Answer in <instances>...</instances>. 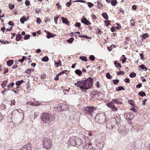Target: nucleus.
Segmentation results:
<instances>
[{
    "mask_svg": "<svg viewBox=\"0 0 150 150\" xmlns=\"http://www.w3.org/2000/svg\"><path fill=\"white\" fill-rule=\"evenodd\" d=\"M74 84L75 86L80 88L82 91L84 92L92 87L93 79L92 78L89 77L85 80L78 81Z\"/></svg>",
    "mask_w": 150,
    "mask_h": 150,
    "instance_id": "obj_1",
    "label": "nucleus"
},
{
    "mask_svg": "<svg viewBox=\"0 0 150 150\" xmlns=\"http://www.w3.org/2000/svg\"><path fill=\"white\" fill-rule=\"evenodd\" d=\"M41 120L44 123L52 122L54 119L52 115L47 113H42L40 116Z\"/></svg>",
    "mask_w": 150,
    "mask_h": 150,
    "instance_id": "obj_2",
    "label": "nucleus"
},
{
    "mask_svg": "<svg viewBox=\"0 0 150 150\" xmlns=\"http://www.w3.org/2000/svg\"><path fill=\"white\" fill-rule=\"evenodd\" d=\"M96 121L100 124L104 123L107 120V118L103 113H98L95 117Z\"/></svg>",
    "mask_w": 150,
    "mask_h": 150,
    "instance_id": "obj_3",
    "label": "nucleus"
},
{
    "mask_svg": "<svg viewBox=\"0 0 150 150\" xmlns=\"http://www.w3.org/2000/svg\"><path fill=\"white\" fill-rule=\"evenodd\" d=\"M42 144L44 148L48 149L52 145L51 140L48 137H44L42 139Z\"/></svg>",
    "mask_w": 150,
    "mask_h": 150,
    "instance_id": "obj_4",
    "label": "nucleus"
},
{
    "mask_svg": "<svg viewBox=\"0 0 150 150\" xmlns=\"http://www.w3.org/2000/svg\"><path fill=\"white\" fill-rule=\"evenodd\" d=\"M96 110V109L93 107H87L83 110L84 113L91 116H92L93 115L94 112Z\"/></svg>",
    "mask_w": 150,
    "mask_h": 150,
    "instance_id": "obj_5",
    "label": "nucleus"
},
{
    "mask_svg": "<svg viewBox=\"0 0 150 150\" xmlns=\"http://www.w3.org/2000/svg\"><path fill=\"white\" fill-rule=\"evenodd\" d=\"M121 119L120 116H115L114 118H111V121L113 122V123L115 126L116 127L117 125L118 126V124H119Z\"/></svg>",
    "mask_w": 150,
    "mask_h": 150,
    "instance_id": "obj_6",
    "label": "nucleus"
},
{
    "mask_svg": "<svg viewBox=\"0 0 150 150\" xmlns=\"http://www.w3.org/2000/svg\"><path fill=\"white\" fill-rule=\"evenodd\" d=\"M80 33L79 32L71 33L69 34L70 36L71 37H77L78 36L79 38H91L88 37L86 35H80Z\"/></svg>",
    "mask_w": 150,
    "mask_h": 150,
    "instance_id": "obj_7",
    "label": "nucleus"
},
{
    "mask_svg": "<svg viewBox=\"0 0 150 150\" xmlns=\"http://www.w3.org/2000/svg\"><path fill=\"white\" fill-rule=\"evenodd\" d=\"M114 124L113 122L111 121V119L107 122L106 127L108 129H111L114 128V127H115V125H114Z\"/></svg>",
    "mask_w": 150,
    "mask_h": 150,
    "instance_id": "obj_8",
    "label": "nucleus"
},
{
    "mask_svg": "<svg viewBox=\"0 0 150 150\" xmlns=\"http://www.w3.org/2000/svg\"><path fill=\"white\" fill-rule=\"evenodd\" d=\"M75 144L74 146L78 147L82 143V141L79 138L75 137Z\"/></svg>",
    "mask_w": 150,
    "mask_h": 150,
    "instance_id": "obj_9",
    "label": "nucleus"
},
{
    "mask_svg": "<svg viewBox=\"0 0 150 150\" xmlns=\"http://www.w3.org/2000/svg\"><path fill=\"white\" fill-rule=\"evenodd\" d=\"M124 116L126 120H131L134 118V115L132 113H127L124 114Z\"/></svg>",
    "mask_w": 150,
    "mask_h": 150,
    "instance_id": "obj_10",
    "label": "nucleus"
},
{
    "mask_svg": "<svg viewBox=\"0 0 150 150\" xmlns=\"http://www.w3.org/2000/svg\"><path fill=\"white\" fill-rule=\"evenodd\" d=\"M21 150H32V146L30 144L28 143L23 146Z\"/></svg>",
    "mask_w": 150,
    "mask_h": 150,
    "instance_id": "obj_11",
    "label": "nucleus"
},
{
    "mask_svg": "<svg viewBox=\"0 0 150 150\" xmlns=\"http://www.w3.org/2000/svg\"><path fill=\"white\" fill-rule=\"evenodd\" d=\"M75 137H71L70 138L68 141V144L69 145H72L74 146V145H75L74 143Z\"/></svg>",
    "mask_w": 150,
    "mask_h": 150,
    "instance_id": "obj_12",
    "label": "nucleus"
},
{
    "mask_svg": "<svg viewBox=\"0 0 150 150\" xmlns=\"http://www.w3.org/2000/svg\"><path fill=\"white\" fill-rule=\"evenodd\" d=\"M119 134L122 136H125L127 134L128 132V131L127 129H119Z\"/></svg>",
    "mask_w": 150,
    "mask_h": 150,
    "instance_id": "obj_13",
    "label": "nucleus"
},
{
    "mask_svg": "<svg viewBox=\"0 0 150 150\" xmlns=\"http://www.w3.org/2000/svg\"><path fill=\"white\" fill-rule=\"evenodd\" d=\"M81 22L87 25H89L91 23V22L87 19L86 18H83L81 19Z\"/></svg>",
    "mask_w": 150,
    "mask_h": 150,
    "instance_id": "obj_14",
    "label": "nucleus"
},
{
    "mask_svg": "<svg viewBox=\"0 0 150 150\" xmlns=\"http://www.w3.org/2000/svg\"><path fill=\"white\" fill-rule=\"evenodd\" d=\"M105 144V142L102 141H100L98 142L97 146L99 147L100 149H101L103 147L104 145Z\"/></svg>",
    "mask_w": 150,
    "mask_h": 150,
    "instance_id": "obj_15",
    "label": "nucleus"
},
{
    "mask_svg": "<svg viewBox=\"0 0 150 150\" xmlns=\"http://www.w3.org/2000/svg\"><path fill=\"white\" fill-rule=\"evenodd\" d=\"M44 31L47 33V38H53L56 36V34H52L46 30H45Z\"/></svg>",
    "mask_w": 150,
    "mask_h": 150,
    "instance_id": "obj_16",
    "label": "nucleus"
},
{
    "mask_svg": "<svg viewBox=\"0 0 150 150\" xmlns=\"http://www.w3.org/2000/svg\"><path fill=\"white\" fill-rule=\"evenodd\" d=\"M92 145V143L90 142L88 143L87 142H85V145L83 146V147L86 149H88L89 147Z\"/></svg>",
    "mask_w": 150,
    "mask_h": 150,
    "instance_id": "obj_17",
    "label": "nucleus"
},
{
    "mask_svg": "<svg viewBox=\"0 0 150 150\" xmlns=\"http://www.w3.org/2000/svg\"><path fill=\"white\" fill-rule=\"evenodd\" d=\"M61 19H62L63 23L67 25H69V22L68 21L67 18L62 17L61 18Z\"/></svg>",
    "mask_w": 150,
    "mask_h": 150,
    "instance_id": "obj_18",
    "label": "nucleus"
},
{
    "mask_svg": "<svg viewBox=\"0 0 150 150\" xmlns=\"http://www.w3.org/2000/svg\"><path fill=\"white\" fill-rule=\"evenodd\" d=\"M115 103L117 104H122V103L121 102V99H113Z\"/></svg>",
    "mask_w": 150,
    "mask_h": 150,
    "instance_id": "obj_19",
    "label": "nucleus"
},
{
    "mask_svg": "<svg viewBox=\"0 0 150 150\" xmlns=\"http://www.w3.org/2000/svg\"><path fill=\"white\" fill-rule=\"evenodd\" d=\"M13 60H8L7 62V65L9 67L11 66L13 64Z\"/></svg>",
    "mask_w": 150,
    "mask_h": 150,
    "instance_id": "obj_20",
    "label": "nucleus"
},
{
    "mask_svg": "<svg viewBox=\"0 0 150 150\" xmlns=\"http://www.w3.org/2000/svg\"><path fill=\"white\" fill-rule=\"evenodd\" d=\"M97 4L98 8L99 9H103V5L99 1L98 2Z\"/></svg>",
    "mask_w": 150,
    "mask_h": 150,
    "instance_id": "obj_21",
    "label": "nucleus"
},
{
    "mask_svg": "<svg viewBox=\"0 0 150 150\" xmlns=\"http://www.w3.org/2000/svg\"><path fill=\"white\" fill-rule=\"evenodd\" d=\"M115 102H114V99H113L111 102L109 104H108L107 105L108 107H111L115 105Z\"/></svg>",
    "mask_w": 150,
    "mask_h": 150,
    "instance_id": "obj_22",
    "label": "nucleus"
},
{
    "mask_svg": "<svg viewBox=\"0 0 150 150\" xmlns=\"http://www.w3.org/2000/svg\"><path fill=\"white\" fill-rule=\"evenodd\" d=\"M75 73L78 75L79 76H80L82 74V72L79 69H76L75 71Z\"/></svg>",
    "mask_w": 150,
    "mask_h": 150,
    "instance_id": "obj_23",
    "label": "nucleus"
},
{
    "mask_svg": "<svg viewBox=\"0 0 150 150\" xmlns=\"http://www.w3.org/2000/svg\"><path fill=\"white\" fill-rule=\"evenodd\" d=\"M102 16L105 19L107 20L108 18V16L106 13H103L102 15Z\"/></svg>",
    "mask_w": 150,
    "mask_h": 150,
    "instance_id": "obj_24",
    "label": "nucleus"
},
{
    "mask_svg": "<svg viewBox=\"0 0 150 150\" xmlns=\"http://www.w3.org/2000/svg\"><path fill=\"white\" fill-rule=\"evenodd\" d=\"M27 21V19H26L25 17H23L21 18L20 19V21L21 23L22 24H23L25 21Z\"/></svg>",
    "mask_w": 150,
    "mask_h": 150,
    "instance_id": "obj_25",
    "label": "nucleus"
},
{
    "mask_svg": "<svg viewBox=\"0 0 150 150\" xmlns=\"http://www.w3.org/2000/svg\"><path fill=\"white\" fill-rule=\"evenodd\" d=\"M139 67L142 69H143L144 70H145V71H146L148 69L147 68L145 67L144 64H142L140 65Z\"/></svg>",
    "mask_w": 150,
    "mask_h": 150,
    "instance_id": "obj_26",
    "label": "nucleus"
},
{
    "mask_svg": "<svg viewBox=\"0 0 150 150\" xmlns=\"http://www.w3.org/2000/svg\"><path fill=\"white\" fill-rule=\"evenodd\" d=\"M114 64L115 67H121L122 66L119 63H118L117 61H116L114 62Z\"/></svg>",
    "mask_w": 150,
    "mask_h": 150,
    "instance_id": "obj_27",
    "label": "nucleus"
},
{
    "mask_svg": "<svg viewBox=\"0 0 150 150\" xmlns=\"http://www.w3.org/2000/svg\"><path fill=\"white\" fill-rule=\"evenodd\" d=\"M111 4L112 6H114L117 4V1L115 0H112L111 1Z\"/></svg>",
    "mask_w": 150,
    "mask_h": 150,
    "instance_id": "obj_28",
    "label": "nucleus"
},
{
    "mask_svg": "<svg viewBox=\"0 0 150 150\" xmlns=\"http://www.w3.org/2000/svg\"><path fill=\"white\" fill-rule=\"evenodd\" d=\"M116 90L118 91H119L122 90H125V89L123 86H119L117 87H116Z\"/></svg>",
    "mask_w": 150,
    "mask_h": 150,
    "instance_id": "obj_29",
    "label": "nucleus"
},
{
    "mask_svg": "<svg viewBox=\"0 0 150 150\" xmlns=\"http://www.w3.org/2000/svg\"><path fill=\"white\" fill-rule=\"evenodd\" d=\"M23 81H24L23 80L18 81L16 82V84L17 86H19L23 83Z\"/></svg>",
    "mask_w": 150,
    "mask_h": 150,
    "instance_id": "obj_30",
    "label": "nucleus"
},
{
    "mask_svg": "<svg viewBox=\"0 0 150 150\" xmlns=\"http://www.w3.org/2000/svg\"><path fill=\"white\" fill-rule=\"evenodd\" d=\"M7 81H4L1 84V86H3V88H5V87L7 85Z\"/></svg>",
    "mask_w": 150,
    "mask_h": 150,
    "instance_id": "obj_31",
    "label": "nucleus"
},
{
    "mask_svg": "<svg viewBox=\"0 0 150 150\" xmlns=\"http://www.w3.org/2000/svg\"><path fill=\"white\" fill-rule=\"evenodd\" d=\"M42 61L44 62H47L49 60V58L48 57L45 56L42 59Z\"/></svg>",
    "mask_w": 150,
    "mask_h": 150,
    "instance_id": "obj_32",
    "label": "nucleus"
},
{
    "mask_svg": "<svg viewBox=\"0 0 150 150\" xmlns=\"http://www.w3.org/2000/svg\"><path fill=\"white\" fill-rule=\"evenodd\" d=\"M80 59L83 61H87V57L85 56H81L80 57Z\"/></svg>",
    "mask_w": 150,
    "mask_h": 150,
    "instance_id": "obj_33",
    "label": "nucleus"
},
{
    "mask_svg": "<svg viewBox=\"0 0 150 150\" xmlns=\"http://www.w3.org/2000/svg\"><path fill=\"white\" fill-rule=\"evenodd\" d=\"M138 95L140 96H141L142 97H143L144 96H146V94L145 93L144 91H140L138 93Z\"/></svg>",
    "mask_w": 150,
    "mask_h": 150,
    "instance_id": "obj_34",
    "label": "nucleus"
},
{
    "mask_svg": "<svg viewBox=\"0 0 150 150\" xmlns=\"http://www.w3.org/2000/svg\"><path fill=\"white\" fill-rule=\"evenodd\" d=\"M128 103L129 104L134 106V101L133 100H130L128 101Z\"/></svg>",
    "mask_w": 150,
    "mask_h": 150,
    "instance_id": "obj_35",
    "label": "nucleus"
},
{
    "mask_svg": "<svg viewBox=\"0 0 150 150\" xmlns=\"http://www.w3.org/2000/svg\"><path fill=\"white\" fill-rule=\"evenodd\" d=\"M122 56L123 57V58L122 59V63H125L126 61L127 58L125 57L124 55H122Z\"/></svg>",
    "mask_w": 150,
    "mask_h": 150,
    "instance_id": "obj_36",
    "label": "nucleus"
},
{
    "mask_svg": "<svg viewBox=\"0 0 150 150\" xmlns=\"http://www.w3.org/2000/svg\"><path fill=\"white\" fill-rule=\"evenodd\" d=\"M129 76L131 78L135 77L136 76V74L134 72H132L129 74Z\"/></svg>",
    "mask_w": 150,
    "mask_h": 150,
    "instance_id": "obj_37",
    "label": "nucleus"
},
{
    "mask_svg": "<svg viewBox=\"0 0 150 150\" xmlns=\"http://www.w3.org/2000/svg\"><path fill=\"white\" fill-rule=\"evenodd\" d=\"M110 108H111L112 110L113 111H117V107H115V105Z\"/></svg>",
    "mask_w": 150,
    "mask_h": 150,
    "instance_id": "obj_38",
    "label": "nucleus"
},
{
    "mask_svg": "<svg viewBox=\"0 0 150 150\" xmlns=\"http://www.w3.org/2000/svg\"><path fill=\"white\" fill-rule=\"evenodd\" d=\"M106 78L108 79H111L112 78V76L109 73H106Z\"/></svg>",
    "mask_w": 150,
    "mask_h": 150,
    "instance_id": "obj_39",
    "label": "nucleus"
},
{
    "mask_svg": "<svg viewBox=\"0 0 150 150\" xmlns=\"http://www.w3.org/2000/svg\"><path fill=\"white\" fill-rule=\"evenodd\" d=\"M89 59L91 61H93L95 60V58L93 55H91L89 57Z\"/></svg>",
    "mask_w": 150,
    "mask_h": 150,
    "instance_id": "obj_40",
    "label": "nucleus"
},
{
    "mask_svg": "<svg viewBox=\"0 0 150 150\" xmlns=\"http://www.w3.org/2000/svg\"><path fill=\"white\" fill-rule=\"evenodd\" d=\"M32 71H33V69H27L25 71V73H27L28 74H30Z\"/></svg>",
    "mask_w": 150,
    "mask_h": 150,
    "instance_id": "obj_41",
    "label": "nucleus"
},
{
    "mask_svg": "<svg viewBox=\"0 0 150 150\" xmlns=\"http://www.w3.org/2000/svg\"><path fill=\"white\" fill-rule=\"evenodd\" d=\"M74 38H70L67 40V42L69 43H71L74 40Z\"/></svg>",
    "mask_w": 150,
    "mask_h": 150,
    "instance_id": "obj_42",
    "label": "nucleus"
},
{
    "mask_svg": "<svg viewBox=\"0 0 150 150\" xmlns=\"http://www.w3.org/2000/svg\"><path fill=\"white\" fill-rule=\"evenodd\" d=\"M113 46L114 47H115V46L114 45H112L110 47H108L107 48L108 50L109 51H110L112 50V47Z\"/></svg>",
    "mask_w": 150,
    "mask_h": 150,
    "instance_id": "obj_43",
    "label": "nucleus"
},
{
    "mask_svg": "<svg viewBox=\"0 0 150 150\" xmlns=\"http://www.w3.org/2000/svg\"><path fill=\"white\" fill-rule=\"evenodd\" d=\"M14 85V83H12L9 84L7 86V87L9 89L10 88L12 87Z\"/></svg>",
    "mask_w": 150,
    "mask_h": 150,
    "instance_id": "obj_44",
    "label": "nucleus"
},
{
    "mask_svg": "<svg viewBox=\"0 0 150 150\" xmlns=\"http://www.w3.org/2000/svg\"><path fill=\"white\" fill-rule=\"evenodd\" d=\"M87 4L88 5V6L90 8H91V7H93L94 6V5L92 3L90 2H87Z\"/></svg>",
    "mask_w": 150,
    "mask_h": 150,
    "instance_id": "obj_45",
    "label": "nucleus"
},
{
    "mask_svg": "<svg viewBox=\"0 0 150 150\" xmlns=\"http://www.w3.org/2000/svg\"><path fill=\"white\" fill-rule=\"evenodd\" d=\"M125 72L123 71H120L119 72H117V75H123L124 74Z\"/></svg>",
    "mask_w": 150,
    "mask_h": 150,
    "instance_id": "obj_46",
    "label": "nucleus"
},
{
    "mask_svg": "<svg viewBox=\"0 0 150 150\" xmlns=\"http://www.w3.org/2000/svg\"><path fill=\"white\" fill-rule=\"evenodd\" d=\"M142 85L141 83H139L136 85V88H139L141 87Z\"/></svg>",
    "mask_w": 150,
    "mask_h": 150,
    "instance_id": "obj_47",
    "label": "nucleus"
},
{
    "mask_svg": "<svg viewBox=\"0 0 150 150\" xmlns=\"http://www.w3.org/2000/svg\"><path fill=\"white\" fill-rule=\"evenodd\" d=\"M14 7V5H12L11 4H9V8L12 10L13 8Z\"/></svg>",
    "mask_w": 150,
    "mask_h": 150,
    "instance_id": "obj_48",
    "label": "nucleus"
},
{
    "mask_svg": "<svg viewBox=\"0 0 150 150\" xmlns=\"http://www.w3.org/2000/svg\"><path fill=\"white\" fill-rule=\"evenodd\" d=\"M113 83L115 84H116L119 82V80L118 79H115L113 81Z\"/></svg>",
    "mask_w": 150,
    "mask_h": 150,
    "instance_id": "obj_49",
    "label": "nucleus"
},
{
    "mask_svg": "<svg viewBox=\"0 0 150 150\" xmlns=\"http://www.w3.org/2000/svg\"><path fill=\"white\" fill-rule=\"evenodd\" d=\"M58 18H59V16H58V15H57V16L55 17H54V22L56 24H57V20H58Z\"/></svg>",
    "mask_w": 150,
    "mask_h": 150,
    "instance_id": "obj_50",
    "label": "nucleus"
},
{
    "mask_svg": "<svg viewBox=\"0 0 150 150\" xmlns=\"http://www.w3.org/2000/svg\"><path fill=\"white\" fill-rule=\"evenodd\" d=\"M36 22L37 23L40 24L42 22V20L39 18H38L36 19Z\"/></svg>",
    "mask_w": 150,
    "mask_h": 150,
    "instance_id": "obj_51",
    "label": "nucleus"
},
{
    "mask_svg": "<svg viewBox=\"0 0 150 150\" xmlns=\"http://www.w3.org/2000/svg\"><path fill=\"white\" fill-rule=\"evenodd\" d=\"M81 23H76L75 25L76 27H80L81 26Z\"/></svg>",
    "mask_w": 150,
    "mask_h": 150,
    "instance_id": "obj_52",
    "label": "nucleus"
},
{
    "mask_svg": "<svg viewBox=\"0 0 150 150\" xmlns=\"http://www.w3.org/2000/svg\"><path fill=\"white\" fill-rule=\"evenodd\" d=\"M74 2H81L83 3H86V1H84L83 0H77L76 1H75Z\"/></svg>",
    "mask_w": 150,
    "mask_h": 150,
    "instance_id": "obj_53",
    "label": "nucleus"
},
{
    "mask_svg": "<svg viewBox=\"0 0 150 150\" xmlns=\"http://www.w3.org/2000/svg\"><path fill=\"white\" fill-rule=\"evenodd\" d=\"M35 106H38L40 105H41V103H39L38 102H36L34 103V104H33Z\"/></svg>",
    "mask_w": 150,
    "mask_h": 150,
    "instance_id": "obj_54",
    "label": "nucleus"
},
{
    "mask_svg": "<svg viewBox=\"0 0 150 150\" xmlns=\"http://www.w3.org/2000/svg\"><path fill=\"white\" fill-rule=\"evenodd\" d=\"M56 5L57 6V7L59 9L62 6L60 4V3L59 2L57 3Z\"/></svg>",
    "mask_w": 150,
    "mask_h": 150,
    "instance_id": "obj_55",
    "label": "nucleus"
},
{
    "mask_svg": "<svg viewBox=\"0 0 150 150\" xmlns=\"http://www.w3.org/2000/svg\"><path fill=\"white\" fill-rule=\"evenodd\" d=\"M60 75L59 74L56 75L54 78V80L55 81H57L59 79V76Z\"/></svg>",
    "mask_w": 150,
    "mask_h": 150,
    "instance_id": "obj_56",
    "label": "nucleus"
},
{
    "mask_svg": "<svg viewBox=\"0 0 150 150\" xmlns=\"http://www.w3.org/2000/svg\"><path fill=\"white\" fill-rule=\"evenodd\" d=\"M149 35H148L147 33H145L143 35L142 38H149Z\"/></svg>",
    "mask_w": 150,
    "mask_h": 150,
    "instance_id": "obj_57",
    "label": "nucleus"
},
{
    "mask_svg": "<svg viewBox=\"0 0 150 150\" xmlns=\"http://www.w3.org/2000/svg\"><path fill=\"white\" fill-rule=\"evenodd\" d=\"M105 23L107 26L110 24V21H105Z\"/></svg>",
    "mask_w": 150,
    "mask_h": 150,
    "instance_id": "obj_58",
    "label": "nucleus"
},
{
    "mask_svg": "<svg viewBox=\"0 0 150 150\" xmlns=\"http://www.w3.org/2000/svg\"><path fill=\"white\" fill-rule=\"evenodd\" d=\"M125 81L127 83H129L130 82V80L129 79L126 78L124 79Z\"/></svg>",
    "mask_w": 150,
    "mask_h": 150,
    "instance_id": "obj_59",
    "label": "nucleus"
},
{
    "mask_svg": "<svg viewBox=\"0 0 150 150\" xmlns=\"http://www.w3.org/2000/svg\"><path fill=\"white\" fill-rule=\"evenodd\" d=\"M116 24L117 25V27H116L117 29H119L121 28V25L119 23H117Z\"/></svg>",
    "mask_w": 150,
    "mask_h": 150,
    "instance_id": "obj_60",
    "label": "nucleus"
},
{
    "mask_svg": "<svg viewBox=\"0 0 150 150\" xmlns=\"http://www.w3.org/2000/svg\"><path fill=\"white\" fill-rule=\"evenodd\" d=\"M38 115L39 114L38 112H35L34 114V119H35L36 118H37Z\"/></svg>",
    "mask_w": 150,
    "mask_h": 150,
    "instance_id": "obj_61",
    "label": "nucleus"
},
{
    "mask_svg": "<svg viewBox=\"0 0 150 150\" xmlns=\"http://www.w3.org/2000/svg\"><path fill=\"white\" fill-rule=\"evenodd\" d=\"M25 4L27 6H29L30 4V2L26 0L25 2Z\"/></svg>",
    "mask_w": 150,
    "mask_h": 150,
    "instance_id": "obj_62",
    "label": "nucleus"
},
{
    "mask_svg": "<svg viewBox=\"0 0 150 150\" xmlns=\"http://www.w3.org/2000/svg\"><path fill=\"white\" fill-rule=\"evenodd\" d=\"M92 18L93 19H96L97 18L96 16L94 14H92Z\"/></svg>",
    "mask_w": 150,
    "mask_h": 150,
    "instance_id": "obj_63",
    "label": "nucleus"
},
{
    "mask_svg": "<svg viewBox=\"0 0 150 150\" xmlns=\"http://www.w3.org/2000/svg\"><path fill=\"white\" fill-rule=\"evenodd\" d=\"M8 24L10 25L13 26L14 25V23L11 21H9L8 23Z\"/></svg>",
    "mask_w": 150,
    "mask_h": 150,
    "instance_id": "obj_64",
    "label": "nucleus"
}]
</instances>
